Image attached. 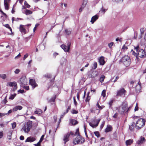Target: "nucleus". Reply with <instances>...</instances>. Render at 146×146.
<instances>
[{
  "label": "nucleus",
  "instance_id": "nucleus-36",
  "mask_svg": "<svg viewBox=\"0 0 146 146\" xmlns=\"http://www.w3.org/2000/svg\"><path fill=\"white\" fill-rule=\"evenodd\" d=\"M134 124H135V123H133V124H132L131 125L129 126V129L131 131H133V128H134L133 126H134Z\"/></svg>",
  "mask_w": 146,
  "mask_h": 146
},
{
  "label": "nucleus",
  "instance_id": "nucleus-8",
  "mask_svg": "<svg viewBox=\"0 0 146 146\" xmlns=\"http://www.w3.org/2000/svg\"><path fill=\"white\" fill-rule=\"evenodd\" d=\"M18 82L21 86L26 85L27 83V78L25 76H22L18 81Z\"/></svg>",
  "mask_w": 146,
  "mask_h": 146
},
{
  "label": "nucleus",
  "instance_id": "nucleus-17",
  "mask_svg": "<svg viewBox=\"0 0 146 146\" xmlns=\"http://www.w3.org/2000/svg\"><path fill=\"white\" fill-rule=\"evenodd\" d=\"M138 84H137L135 86V89L137 93H138L140 92L141 90V85L139 82L138 83Z\"/></svg>",
  "mask_w": 146,
  "mask_h": 146
},
{
  "label": "nucleus",
  "instance_id": "nucleus-41",
  "mask_svg": "<svg viewBox=\"0 0 146 146\" xmlns=\"http://www.w3.org/2000/svg\"><path fill=\"white\" fill-rule=\"evenodd\" d=\"M106 91L105 90H103L102 92V95L104 97H105L106 96Z\"/></svg>",
  "mask_w": 146,
  "mask_h": 146
},
{
  "label": "nucleus",
  "instance_id": "nucleus-16",
  "mask_svg": "<svg viewBox=\"0 0 146 146\" xmlns=\"http://www.w3.org/2000/svg\"><path fill=\"white\" fill-rule=\"evenodd\" d=\"M17 86V83L15 82H8L7 84V86Z\"/></svg>",
  "mask_w": 146,
  "mask_h": 146
},
{
  "label": "nucleus",
  "instance_id": "nucleus-3",
  "mask_svg": "<svg viewBox=\"0 0 146 146\" xmlns=\"http://www.w3.org/2000/svg\"><path fill=\"white\" fill-rule=\"evenodd\" d=\"M134 49L137 53V55L141 58H144L146 56V54L145 50L142 49H140L139 46H136L135 47Z\"/></svg>",
  "mask_w": 146,
  "mask_h": 146
},
{
  "label": "nucleus",
  "instance_id": "nucleus-37",
  "mask_svg": "<svg viewBox=\"0 0 146 146\" xmlns=\"http://www.w3.org/2000/svg\"><path fill=\"white\" fill-rule=\"evenodd\" d=\"M21 71V70L20 69H16L14 71V73L15 74H19Z\"/></svg>",
  "mask_w": 146,
  "mask_h": 146
},
{
  "label": "nucleus",
  "instance_id": "nucleus-57",
  "mask_svg": "<svg viewBox=\"0 0 146 146\" xmlns=\"http://www.w3.org/2000/svg\"><path fill=\"white\" fill-rule=\"evenodd\" d=\"M32 62V60H31L28 63V67H31V63Z\"/></svg>",
  "mask_w": 146,
  "mask_h": 146
},
{
  "label": "nucleus",
  "instance_id": "nucleus-38",
  "mask_svg": "<svg viewBox=\"0 0 146 146\" xmlns=\"http://www.w3.org/2000/svg\"><path fill=\"white\" fill-rule=\"evenodd\" d=\"M12 125V128L13 129H14L15 128L16 126V122H14L13 123L11 124Z\"/></svg>",
  "mask_w": 146,
  "mask_h": 146
},
{
  "label": "nucleus",
  "instance_id": "nucleus-23",
  "mask_svg": "<svg viewBox=\"0 0 146 146\" xmlns=\"http://www.w3.org/2000/svg\"><path fill=\"white\" fill-rule=\"evenodd\" d=\"M70 123L72 125H75L77 124L78 122L76 120L71 119L70 120Z\"/></svg>",
  "mask_w": 146,
  "mask_h": 146
},
{
  "label": "nucleus",
  "instance_id": "nucleus-25",
  "mask_svg": "<svg viewBox=\"0 0 146 146\" xmlns=\"http://www.w3.org/2000/svg\"><path fill=\"white\" fill-rule=\"evenodd\" d=\"M112 127L110 126H108L105 130L106 132H109L111 130Z\"/></svg>",
  "mask_w": 146,
  "mask_h": 146
},
{
  "label": "nucleus",
  "instance_id": "nucleus-56",
  "mask_svg": "<svg viewBox=\"0 0 146 146\" xmlns=\"http://www.w3.org/2000/svg\"><path fill=\"white\" fill-rule=\"evenodd\" d=\"M105 124V122L104 121L102 122V124L100 126V128L101 129H102V128L103 127L104 125Z\"/></svg>",
  "mask_w": 146,
  "mask_h": 146
},
{
  "label": "nucleus",
  "instance_id": "nucleus-48",
  "mask_svg": "<svg viewBox=\"0 0 146 146\" xmlns=\"http://www.w3.org/2000/svg\"><path fill=\"white\" fill-rule=\"evenodd\" d=\"M39 24H38V23H37V24H36L35 25V27H34V29H33V32H34L36 30V29L37 27L39 26Z\"/></svg>",
  "mask_w": 146,
  "mask_h": 146
},
{
  "label": "nucleus",
  "instance_id": "nucleus-13",
  "mask_svg": "<svg viewBox=\"0 0 146 146\" xmlns=\"http://www.w3.org/2000/svg\"><path fill=\"white\" fill-rule=\"evenodd\" d=\"M98 18V16L97 15H96L92 17L90 22L92 24H93Z\"/></svg>",
  "mask_w": 146,
  "mask_h": 146
},
{
  "label": "nucleus",
  "instance_id": "nucleus-43",
  "mask_svg": "<svg viewBox=\"0 0 146 146\" xmlns=\"http://www.w3.org/2000/svg\"><path fill=\"white\" fill-rule=\"evenodd\" d=\"M24 4L26 7L28 8H29L30 7V5L26 1H25Z\"/></svg>",
  "mask_w": 146,
  "mask_h": 146
},
{
  "label": "nucleus",
  "instance_id": "nucleus-61",
  "mask_svg": "<svg viewBox=\"0 0 146 146\" xmlns=\"http://www.w3.org/2000/svg\"><path fill=\"white\" fill-rule=\"evenodd\" d=\"M77 111L75 110H73L72 112V113L73 114H77Z\"/></svg>",
  "mask_w": 146,
  "mask_h": 146
},
{
  "label": "nucleus",
  "instance_id": "nucleus-63",
  "mask_svg": "<svg viewBox=\"0 0 146 146\" xmlns=\"http://www.w3.org/2000/svg\"><path fill=\"white\" fill-rule=\"evenodd\" d=\"M28 56V54H27L25 55L24 56V57L23 58V60H25V59Z\"/></svg>",
  "mask_w": 146,
  "mask_h": 146
},
{
  "label": "nucleus",
  "instance_id": "nucleus-40",
  "mask_svg": "<svg viewBox=\"0 0 146 146\" xmlns=\"http://www.w3.org/2000/svg\"><path fill=\"white\" fill-rule=\"evenodd\" d=\"M97 64L96 62H94L93 64V69H95L97 67Z\"/></svg>",
  "mask_w": 146,
  "mask_h": 146
},
{
  "label": "nucleus",
  "instance_id": "nucleus-54",
  "mask_svg": "<svg viewBox=\"0 0 146 146\" xmlns=\"http://www.w3.org/2000/svg\"><path fill=\"white\" fill-rule=\"evenodd\" d=\"M73 100H74V105L76 106L77 105V102H76V99H75V97H73Z\"/></svg>",
  "mask_w": 146,
  "mask_h": 146
},
{
  "label": "nucleus",
  "instance_id": "nucleus-20",
  "mask_svg": "<svg viewBox=\"0 0 146 146\" xmlns=\"http://www.w3.org/2000/svg\"><path fill=\"white\" fill-rule=\"evenodd\" d=\"M96 106L98 109H96V111H97V114H98L100 113V110H101V106L99 105L98 102L97 103Z\"/></svg>",
  "mask_w": 146,
  "mask_h": 146
},
{
  "label": "nucleus",
  "instance_id": "nucleus-32",
  "mask_svg": "<svg viewBox=\"0 0 146 146\" xmlns=\"http://www.w3.org/2000/svg\"><path fill=\"white\" fill-rule=\"evenodd\" d=\"M113 102V99H111L109 102V105L110 108H111V107L112 105V103Z\"/></svg>",
  "mask_w": 146,
  "mask_h": 146
},
{
  "label": "nucleus",
  "instance_id": "nucleus-12",
  "mask_svg": "<svg viewBox=\"0 0 146 146\" xmlns=\"http://www.w3.org/2000/svg\"><path fill=\"white\" fill-rule=\"evenodd\" d=\"M36 140V139L35 138L33 137H28L26 140L25 141V142H32L35 141Z\"/></svg>",
  "mask_w": 146,
  "mask_h": 146
},
{
  "label": "nucleus",
  "instance_id": "nucleus-9",
  "mask_svg": "<svg viewBox=\"0 0 146 146\" xmlns=\"http://www.w3.org/2000/svg\"><path fill=\"white\" fill-rule=\"evenodd\" d=\"M126 91L123 88H122L117 92V96H124Z\"/></svg>",
  "mask_w": 146,
  "mask_h": 146
},
{
  "label": "nucleus",
  "instance_id": "nucleus-30",
  "mask_svg": "<svg viewBox=\"0 0 146 146\" xmlns=\"http://www.w3.org/2000/svg\"><path fill=\"white\" fill-rule=\"evenodd\" d=\"M87 3V0H84L82 5V7L84 8Z\"/></svg>",
  "mask_w": 146,
  "mask_h": 146
},
{
  "label": "nucleus",
  "instance_id": "nucleus-14",
  "mask_svg": "<svg viewBox=\"0 0 146 146\" xmlns=\"http://www.w3.org/2000/svg\"><path fill=\"white\" fill-rule=\"evenodd\" d=\"M70 136V134L69 133H67L65 135L63 139L64 141V143L65 144L66 143L69 141L68 138Z\"/></svg>",
  "mask_w": 146,
  "mask_h": 146
},
{
  "label": "nucleus",
  "instance_id": "nucleus-15",
  "mask_svg": "<svg viewBox=\"0 0 146 146\" xmlns=\"http://www.w3.org/2000/svg\"><path fill=\"white\" fill-rule=\"evenodd\" d=\"M99 62L100 65H104L105 63L104 57L103 56H102L100 57L99 59Z\"/></svg>",
  "mask_w": 146,
  "mask_h": 146
},
{
  "label": "nucleus",
  "instance_id": "nucleus-44",
  "mask_svg": "<svg viewBox=\"0 0 146 146\" xmlns=\"http://www.w3.org/2000/svg\"><path fill=\"white\" fill-rule=\"evenodd\" d=\"M65 32L66 34L67 35H69L71 33L70 31L67 29H65Z\"/></svg>",
  "mask_w": 146,
  "mask_h": 146
},
{
  "label": "nucleus",
  "instance_id": "nucleus-6",
  "mask_svg": "<svg viewBox=\"0 0 146 146\" xmlns=\"http://www.w3.org/2000/svg\"><path fill=\"white\" fill-rule=\"evenodd\" d=\"M100 120V119L96 120V117H94L91 120V122L89 123V125L92 127L95 128L98 126Z\"/></svg>",
  "mask_w": 146,
  "mask_h": 146
},
{
  "label": "nucleus",
  "instance_id": "nucleus-53",
  "mask_svg": "<svg viewBox=\"0 0 146 146\" xmlns=\"http://www.w3.org/2000/svg\"><path fill=\"white\" fill-rule=\"evenodd\" d=\"M44 135H43L41 137L40 139V140H39L40 142H41L42 141L44 137Z\"/></svg>",
  "mask_w": 146,
  "mask_h": 146
},
{
  "label": "nucleus",
  "instance_id": "nucleus-51",
  "mask_svg": "<svg viewBox=\"0 0 146 146\" xmlns=\"http://www.w3.org/2000/svg\"><path fill=\"white\" fill-rule=\"evenodd\" d=\"M106 9H104L103 7H102L100 11V12H101L102 13H104L105 12Z\"/></svg>",
  "mask_w": 146,
  "mask_h": 146
},
{
  "label": "nucleus",
  "instance_id": "nucleus-45",
  "mask_svg": "<svg viewBox=\"0 0 146 146\" xmlns=\"http://www.w3.org/2000/svg\"><path fill=\"white\" fill-rule=\"evenodd\" d=\"M6 98L7 96H6L4 99L3 100V101L2 102V103L3 104H6L7 103V101Z\"/></svg>",
  "mask_w": 146,
  "mask_h": 146
},
{
  "label": "nucleus",
  "instance_id": "nucleus-2",
  "mask_svg": "<svg viewBox=\"0 0 146 146\" xmlns=\"http://www.w3.org/2000/svg\"><path fill=\"white\" fill-rule=\"evenodd\" d=\"M32 122L30 121L25 123L22 129L23 130L25 133H28L32 128Z\"/></svg>",
  "mask_w": 146,
  "mask_h": 146
},
{
  "label": "nucleus",
  "instance_id": "nucleus-59",
  "mask_svg": "<svg viewBox=\"0 0 146 146\" xmlns=\"http://www.w3.org/2000/svg\"><path fill=\"white\" fill-rule=\"evenodd\" d=\"M6 115V114H5V113H0V117H2L3 116Z\"/></svg>",
  "mask_w": 146,
  "mask_h": 146
},
{
  "label": "nucleus",
  "instance_id": "nucleus-26",
  "mask_svg": "<svg viewBox=\"0 0 146 146\" xmlns=\"http://www.w3.org/2000/svg\"><path fill=\"white\" fill-rule=\"evenodd\" d=\"M56 98V96H53L50 99V100H48V102L50 103V102H54L55 101Z\"/></svg>",
  "mask_w": 146,
  "mask_h": 146
},
{
  "label": "nucleus",
  "instance_id": "nucleus-52",
  "mask_svg": "<svg viewBox=\"0 0 146 146\" xmlns=\"http://www.w3.org/2000/svg\"><path fill=\"white\" fill-rule=\"evenodd\" d=\"M90 96H87V98L86 99V102H89L90 100Z\"/></svg>",
  "mask_w": 146,
  "mask_h": 146
},
{
  "label": "nucleus",
  "instance_id": "nucleus-50",
  "mask_svg": "<svg viewBox=\"0 0 146 146\" xmlns=\"http://www.w3.org/2000/svg\"><path fill=\"white\" fill-rule=\"evenodd\" d=\"M71 106H69L68 107V108L67 109L66 112H64V115H65L66 113H67L68 111L70 110V109Z\"/></svg>",
  "mask_w": 146,
  "mask_h": 146
},
{
  "label": "nucleus",
  "instance_id": "nucleus-10",
  "mask_svg": "<svg viewBox=\"0 0 146 146\" xmlns=\"http://www.w3.org/2000/svg\"><path fill=\"white\" fill-rule=\"evenodd\" d=\"M29 84L32 86L33 89L37 86V84L35 82V80L31 79L29 80Z\"/></svg>",
  "mask_w": 146,
  "mask_h": 146
},
{
  "label": "nucleus",
  "instance_id": "nucleus-34",
  "mask_svg": "<svg viewBox=\"0 0 146 146\" xmlns=\"http://www.w3.org/2000/svg\"><path fill=\"white\" fill-rule=\"evenodd\" d=\"M44 76L49 78H51V76L50 74H47L44 75Z\"/></svg>",
  "mask_w": 146,
  "mask_h": 146
},
{
  "label": "nucleus",
  "instance_id": "nucleus-47",
  "mask_svg": "<svg viewBox=\"0 0 146 146\" xmlns=\"http://www.w3.org/2000/svg\"><path fill=\"white\" fill-rule=\"evenodd\" d=\"M131 52L132 53V54L135 56H137V53L135 52L133 50H131Z\"/></svg>",
  "mask_w": 146,
  "mask_h": 146
},
{
  "label": "nucleus",
  "instance_id": "nucleus-28",
  "mask_svg": "<svg viewBox=\"0 0 146 146\" xmlns=\"http://www.w3.org/2000/svg\"><path fill=\"white\" fill-rule=\"evenodd\" d=\"M32 12L29 10L28 9H26L25 12V14L27 15H28L30 14H32Z\"/></svg>",
  "mask_w": 146,
  "mask_h": 146
},
{
  "label": "nucleus",
  "instance_id": "nucleus-24",
  "mask_svg": "<svg viewBox=\"0 0 146 146\" xmlns=\"http://www.w3.org/2000/svg\"><path fill=\"white\" fill-rule=\"evenodd\" d=\"M132 139H129L126 141L125 143L127 145H130L133 142Z\"/></svg>",
  "mask_w": 146,
  "mask_h": 146
},
{
  "label": "nucleus",
  "instance_id": "nucleus-27",
  "mask_svg": "<svg viewBox=\"0 0 146 146\" xmlns=\"http://www.w3.org/2000/svg\"><path fill=\"white\" fill-rule=\"evenodd\" d=\"M35 113L36 114L40 115L42 113V110L40 109H38L36 111H35Z\"/></svg>",
  "mask_w": 146,
  "mask_h": 146
},
{
  "label": "nucleus",
  "instance_id": "nucleus-35",
  "mask_svg": "<svg viewBox=\"0 0 146 146\" xmlns=\"http://www.w3.org/2000/svg\"><path fill=\"white\" fill-rule=\"evenodd\" d=\"M4 5L5 6V9L7 10H8L9 9V7L8 4L4 3Z\"/></svg>",
  "mask_w": 146,
  "mask_h": 146
},
{
  "label": "nucleus",
  "instance_id": "nucleus-46",
  "mask_svg": "<svg viewBox=\"0 0 146 146\" xmlns=\"http://www.w3.org/2000/svg\"><path fill=\"white\" fill-rule=\"evenodd\" d=\"M94 133L95 135L97 136L98 137L100 136V135L98 131H96L94 132Z\"/></svg>",
  "mask_w": 146,
  "mask_h": 146
},
{
  "label": "nucleus",
  "instance_id": "nucleus-7",
  "mask_svg": "<svg viewBox=\"0 0 146 146\" xmlns=\"http://www.w3.org/2000/svg\"><path fill=\"white\" fill-rule=\"evenodd\" d=\"M122 61L123 64L126 66H127L130 64V59L127 56H125L122 58Z\"/></svg>",
  "mask_w": 146,
  "mask_h": 146
},
{
  "label": "nucleus",
  "instance_id": "nucleus-1",
  "mask_svg": "<svg viewBox=\"0 0 146 146\" xmlns=\"http://www.w3.org/2000/svg\"><path fill=\"white\" fill-rule=\"evenodd\" d=\"M131 108V107H129L128 108V109L126 111L127 108H128L127 105L125 103H123L121 106L117 108V109L120 114H122L125 112V113L127 112Z\"/></svg>",
  "mask_w": 146,
  "mask_h": 146
},
{
  "label": "nucleus",
  "instance_id": "nucleus-21",
  "mask_svg": "<svg viewBox=\"0 0 146 146\" xmlns=\"http://www.w3.org/2000/svg\"><path fill=\"white\" fill-rule=\"evenodd\" d=\"M145 140V139L144 137L141 138L140 140L137 141V143L138 144H141L143 143Z\"/></svg>",
  "mask_w": 146,
  "mask_h": 146
},
{
  "label": "nucleus",
  "instance_id": "nucleus-42",
  "mask_svg": "<svg viewBox=\"0 0 146 146\" xmlns=\"http://www.w3.org/2000/svg\"><path fill=\"white\" fill-rule=\"evenodd\" d=\"M90 111H91V112H92V113H97V111H96V110H95V109L94 108H92L90 109Z\"/></svg>",
  "mask_w": 146,
  "mask_h": 146
},
{
  "label": "nucleus",
  "instance_id": "nucleus-64",
  "mask_svg": "<svg viewBox=\"0 0 146 146\" xmlns=\"http://www.w3.org/2000/svg\"><path fill=\"white\" fill-rule=\"evenodd\" d=\"M41 142L39 141L37 144H35V146H40V143Z\"/></svg>",
  "mask_w": 146,
  "mask_h": 146
},
{
  "label": "nucleus",
  "instance_id": "nucleus-39",
  "mask_svg": "<svg viewBox=\"0 0 146 146\" xmlns=\"http://www.w3.org/2000/svg\"><path fill=\"white\" fill-rule=\"evenodd\" d=\"M140 31L141 32V35H143V34L144 32V28H142L140 29Z\"/></svg>",
  "mask_w": 146,
  "mask_h": 146
},
{
  "label": "nucleus",
  "instance_id": "nucleus-62",
  "mask_svg": "<svg viewBox=\"0 0 146 146\" xmlns=\"http://www.w3.org/2000/svg\"><path fill=\"white\" fill-rule=\"evenodd\" d=\"M23 88L26 89L27 90H29V87L28 86H23Z\"/></svg>",
  "mask_w": 146,
  "mask_h": 146
},
{
  "label": "nucleus",
  "instance_id": "nucleus-18",
  "mask_svg": "<svg viewBox=\"0 0 146 146\" xmlns=\"http://www.w3.org/2000/svg\"><path fill=\"white\" fill-rule=\"evenodd\" d=\"M23 25H21L20 26V31L22 33H23L24 34L26 33V30L23 27Z\"/></svg>",
  "mask_w": 146,
  "mask_h": 146
},
{
  "label": "nucleus",
  "instance_id": "nucleus-49",
  "mask_svg": "<svg viewBox=\"0 0 146 146\" xmlns=\"http://www.w3.org/2000/svg\"><path fill=\"white\" fill-rule=\"evenodd\" d=\"M127 48L126 46H123L121 49V50L123 51H125Z\"/></svg>",
  "mask_w": 146,
  "mask_h": 146
},
{
  "label": "nucleus",
  "instance_id": "nucleus-58",
  "mask_svg": "<svg viewBox=\"0 0 146 146\" xmlns=\"http://www.w3.org/2000/svg\"><path fill=\"white\" fill-rule=\"evenodd\" d=\"M3 26H4L5 27H6L8 29H9V27H10L9 25L8 24H6L5 25H3Z\"/></svg>",
  "mask_w": 146,
  "mask_h": 146
},
{
  "label": "nucleus",
  "instance_id": "nucleus-5",
  "mask_svg": "<svg viewBox=\"0 0 146 146\" xmlns=\"http://www.w3.org/2000/svg\"><path fill=\"white\" fill-rule=\"evenodd\" d=\"M145 122V120L143 119L140 118L136 122L135 126L137 129H139L144 125Z\"/></svg>",
  "mask_w": 146,
  "mask_h": 146
},
{
  "label": "nucleus",
  "instance_id": "nucleus-19",
  "mask_svg": "<svg viewBox=\"0 0 146 146\" xmlns=\"http://www.w3.org/2000/svg\"><path fill=\"white\" fill-rule=\"evenodd\" d=\"M61 48L66 52H68L70 49V46H60Z\"/></svg>",
  "mask_w": 146,
  "mask_h": 146
},
{
  "label": "nucleus",
  "instance_id": "nucleus-11",
  "mask_svg": "<svg viewBox=\"0 0 146 146\" xmlns=\"http://www.w3.org/2000/svg\"><path fill=\"white\" fill-rule=\"evenodd\" d=\"M98 73L97 71H95L90 74H89V76L90 78H93L96 77L98 75Z\"/></svg>",
  "mask_w": 146,
  "mask_h": 146
},
{
  "label": "nucleus",
  "instance_id": "nucleus-33",
  "mask_svg": "<svg viewBox=\"0 0 146 146\" xmlns=\"http://www.w3.org/2000/svg\"><path fill=\"white\" fill-rule=\"evenodd\" d=\"M16 94H14L11 95V96L9 97V99L13 100L15 97L16 96Z\"/></svg>",
  "mask_w": 146,
  "mask_h": 146
},
{
  "label": "nucleus",
  "instance_id": "nucleus-29",
  "mask_svg": "<svg viewBox=\"0 0 146 146\" xmlns=\"http://www.w3.org/2000/svg\"><path fill=\"white\" fill-rule=\"evenodd\" d=\"M0 77L1 78L3 79H5L7 78V76L6 74H0Z\"/></svg>",
  "mask_w": 146,
  "mask_h": 146
},
{
  "label": "nucleus",
  "instance_id": "nucleus-4",
  "mask_svg": "<svg viewBox=\"0 0 146 146\" xmlns=\"http://www.w3.org/2000/svg\"><path fill=\"white\" fill-rule=\"evenodd\" d=\"M85 141L84 138H82L80 135H78L77 137L74 139L73 142L74 145L76 144H82Z\"/></svg>",
  "mask_w": 146,
  "mask_h": 146
},
{
  "label": "nucleus",
  "instance_id": "nucleus-22",
  "mask_svg": "<svg viewBox=\"0 0 146 146\" xmlns=\"http://www.w3.org/2000/svg\"><path fill=\"white\" fill-rule=\"evenodd\" d=\"M23 108L22 107L20 106H18L13 108V111H17V110H21Z\"/></svg>",
  "mask_w": 146,
  "mask_h": 146
},
{
  "label": "nucleus",
  "instance_id": "nucleus-31",
  "mask_svg": "<svg viewBox=\"0 0 146 146\" xmlns=\"http://www.w3.org/2000/svg\"><path fill=\"white\" fill-rule=\"evenodd\" d=\"M104 75H102L100 79V81L102 83L103 82L104 79Z\"/></svg>",
  "mask_w": 146,
  "mask_h": 146
},
{
  "label": "nucleus",
  "instance_id": "nucleus-60",
  "mask_svg": "<svg viewBox=\"0 0 146 146\" xmlns=\"http://www.w3.org/2000/svg\"><path fill=\"white\" fill-rule=\"evenodd\" d=\"M117 116H118V113H116L114 114V115L113 116V117L114 118H116L117 117Z\"/></svg>",
  "mask_w": 146,
  "mask_h": 146
},
{
  "label": "nucleus",
  "instance_id": "nucleus-55",
  "mask_svg": "<svg viewBox=\"0 0 146 146\" xmlns=\"http://www.w3.org/2000/svg\"><path fill=\"white\" fill-rule=\"evenodd\" d=\"M138 110V107L137 105V103L136 104V106L134 110L135 111H137Z\"/></svg>",
  "mask_w": 146,
  "mask_h": 146
}]
</instances>
